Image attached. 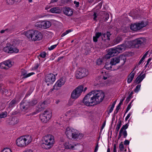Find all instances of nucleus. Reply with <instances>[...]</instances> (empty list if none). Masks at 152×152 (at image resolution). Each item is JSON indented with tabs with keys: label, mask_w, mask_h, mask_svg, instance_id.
<instances>
[{
	"label": "nucleus",
	"mask_w": 152,
	"mask_h": 152,
	"mask_svg": "<svg viewBox=\"0 0 152 152\" xmlns=\"http://www.w3.org/2000/svg\"><path fill=\"white\" fill-rule=\"evenodd\" d=\"M104 97V93L102 91H93L84 97L83 102L85 105L87 106H92L101 102Z\"/></svg>",
	"instance_id": "f257e3e1"
},
{
	"label": "nucleus",
	"mask_w": 152,
	"mask_h": 152,
	"mask_svg": "<svg viewBox=\"0 0 152 152\" xmlns=\"http://www.w3.org/2000/svg\"><path fill=\"white\" fill-rule=\"evenodd\" d=\"M65 134L68 138L73 140H80L83 137L82 134L78 131L69 127L66 128Z\"/></svg>",
	"instance_id": "f03ea898"
},
{
	"label": "nucleus",
	"mask_w": 152,
	"mask_h": 152,
	"mask_svg": "<svg viewBox=\"0 0 152 152\" xmlns=\"http://www.w3.org/2000/svg\"><path fill=\"white\" fill-rule=\"evenodd\" d=\"M24 34L28 39L34 41L39 40L42 38L41 32L37 30H29L25 32Z\"/></svg>",
	"instance_id": "7ed1b4c3"
},
{
	"label": "nucleus",
	"mask_w": 152,
	"mask_h": 152,
	"mask_svg": "<svg viewBox=\"0 0 152 152\" xmlns=\"http://www.w3.org/2000/svg\"><path fill=\"white\" fill-rule=\"evenodd\" d=\"M32 140L31 137L29 135H25L18 138L16 140V144L19 147H24L30 143Z\"/></svg>",
	"instance_id": "20e7f679"
},
{
	"label": "nucleus",
	"mask_w": 152,
	"mask_h": 152,
	"mask_svg": "<svg viewBox=\"0 0 152 152\" xmlns=\"http://www.w3.org/2000/svg\"><path fill=\"white\" fill-rule=\"evenodd\" d=\"M55 142L54 137L51 134H47L43 137V145L45 149H48L53 147Z\"/></svg>",
	"instance_id": "39448f33"
},
{
	"label": "nucleus",
	"mask_w": 152,
	"mask_h": 152,
	"mask_svg": "<svg viewBox=\"0 0 152 152\" xmlns=\"http://www.w3.org/2000/svg\"><path fill=\"white\" fill-rule=\"evenodd\" d=\"M17 42L16 40H14L12 41V45H10L9 46H7L4 47L3 48V50L5 52L8 53H17L19 51L18 49L15 47L16 44H15Z\"/></svg>",
	"instance_id": "423d86ee"
},
{
	"label": "nucleus",
	"mask_w": 152,
	"mask_h": 152,
	"mask_svg": "<svg viewBox=\"0 0 152 152\" xmlns=\"http://www.w3.org/2000/svg\"><path fill=\"white\" fill-rule=\"evenodd\" d=\"M145 42V39L143 38H140L137 39L132 41L127 42L129 48H137L139 45H141Z\"/></svg>",
	"instance_id": "0eeeda50"
},
{
	"label": "nucleus",
	"mask_w": 152,
	"mask_h": 152,
	"mask_svg": "<svg viewBox=\"0 0 152 152\" xmlns=\"http://www.w3.org/2000/svg\"><path fill=\"white\" fill-rule=\"evenodd\" d=\"M83 87L82 85L78 86L72 92L71 97L73 99H76L81 95L83 91Z\"/></svg>",
	"instance_id": "6e6552de"
},
{
	"label": "nucleus",
	"mask_w": 152,
	"mask_h": 152,
	"mask_svg": "<svg viewBox=\"0 0 152 152\" xmlns=\"http://www.w3.org/2000/svg\"><path fill=\"white\" fill-rule=\"evenodd\" d=\"M51 116L50 111L47 110L45 111L43 114L40 115V118L42 122L46 123L50 119Z\"/></svg>",
	"instance_id": "1a4fd4ad"
},
{
	"label": "nucleus",
	"mask_w": 152,
	"mask_h": 152,
	"mask_svg": "<svg viewBox=\"0 0 152 152\" xmlns=\"http://www.w3.org/2000/svg\"><path fill=\"white\" fill-rule=\"evenodd\" d=\"M88 74L87 69L85 68H79L75 74V77L77 79H81L86 76Z\"/></svg>",
	"instance_id": "9d476101"
},
{
	"label": "nucleus",
	"mask_w": 152,
	"mask_h": 152,
	"mask_svg": "<svg viewBox=\"0 0 152 152\" xmlns=\"http://www.w3.org/2000/svg\"><path fill=\"white\" fill-rule=\"evenodd\" d=\"M147 25L146 23L142 21L140 23H135L131 24L130 26V28L133 31H137L145 27Z\"/></svg>",
	"instance_id": "9b49d317"
},
{
	"label": "nucleus",
	"mask_w": 152,
	"mask_h": 152,
	"mask_svg": "<svg viewBox=\"0 0 152 152\" xmlns=\"http://www.w3.org/2000/svg\"><path fill=\"white\" fill-rule=\"evenodd\" d=\"M56 80L55 76L52 74H50L47 75L45 78V82L48 83L47 85L53 83Z\"/></svg>",
	"instance_id": "f8f14e48"
},
{
	"label": "nucleus",
	"mask_w": 152,
	"mask_h": 152,
	"mask_svg": "<svg viewBox=\"0 0 152 152\" xmlns=\"http://www.w3.org/2000/svg\"><path fill=\"white\" fill-rule=\"evenodd\" d=\"M125 60L126 58L124 56L120 55L118 57L112 58L110 63L112 65H113L118 63L120 61L123 60L125 62Z\"/></svg>",
	"instance_id": "ddd939ff"
},
{
	"label": "nucleus",
	"mask_w": 152,
	"mask_h": 152,
	"mask_svg": "<svg viewBox=\"0 0 152 152\" xmlns=\"http://www.w3.org/2000/svg\"><path fill=\"white\" fill-rule=\"evenodd\" d=\"M66 80V79L64 77H62L53 86V88L50 90V92H52L53 90H58L57 87H61L64 84Z\"/></svg>",
	"instance_id": "4468645a"
},
{
	"label": "nucleus",
	"mask_w": 152,
	"mask_h": 152,
	"mask_svg": "<svg viewBox=\"0 0 152 152\" xmlns=\"http://www.w3.org/2000/svg\"><path fill=\"white\" fill-rule=\"evenodd\" d=\"M12 65L11 61L10 60H7L5 61L0 64L1 68L4 69H7L11 67Z\"/></svg>",
	"instance_id": "2eb2a0df"
},
{
	"label": "nucleus",
	"mask_w": 152,
	"mask_h": 152,
	"mask_svg": "<svg viewBox=\"0 0 152 152\" xmlns=\"http://www.w3.org/2000/svg\"><path fill=\"white\" fill-rule=\"evenodd\" d=\"M128 46L129 45L127 44V42H126L125 44L118 45L115 48L116 51H117L118 53H119L124 51L126 48H130Z\"/></svg>",
	"instance_id": "dca6fc26"
},
{
	"label": "nucleus",
	"mask_w": 152,
	"mask_h": 152,
	"mask_svg": "<svg viewBox=\"0 0 152 152\" xmlns=\"http://www.w3.org/2000/svg\"><path fill=\"white\" fill-rule=\"evenodd\" d=\"M118 53L117 51H116L115 48H112L109 49L108 51V53L106 57L107 58H109L110 57L114 56Z\"/></svg>",
	"instance_id": "f3484780"
},
{
	"label": "nucleus",
	"mask_w": 152,
	"mask_h": 152,
	"mask_svg": "<svg viewBox=\"0 0 152 152\" xmlns=\"http://www.w3.org/2000/svg\"><path fill=\"white\" fill-rule=\"evenodd\" d=\"M15 28V27L14 26H12L8 27V28L2 30L0 31V33L3 34L4 33L5 34H10L12 33L13 31Z\"/></svg>",
	"instance_id": "a211bd4d"
},
{
	"label": "nucleus",
	"mask_w": 152,
	"mask_h": 152,
	"mask_svg": "<svg viewBox=\"0 0 152 152\" xmlns=\"http://www.w3.org/2000/svg\"><path fill=\"white\" fill-rule=\"evenodd\" d=\"M64 146L66 149H69L70 150H75L76 145L74 143H72L70 142H66L64 144Z\"/></svg>",
	"instance_id": "6ab92c4d"
},
{
	"label": "nucleus",
	"mask_w": 152,
	"mask_h": 152,
	"mask_svg": "<svg viewBox=\"0 0 152 152\" xmlns=\"http://www.w3.org/2000/svg\"><path fill=\"white\" fill-rule=\"evenodd\" d=\"M142 72L136 78L135 80V83L138 84L140 83L145 77V74H144L142 75Z\"/></svg>",
	"instance_id": "aec40b11"
},
{
	"label": "nucleus",
	"mask_w": 152,
	"mask_h": 152,
	"mask_svg": "<svg viewBox=\"0 0 152 152\" xmlns=\"http://www.w3.org/2000/svg\"><path fill=\"white\" fill-rule=\"evenodd\" d=\"M45 101H44L43 102H40L39 103L36 108V110L38 112L41 111L45 107Z\"/></svg>",
	"instance_id": "412c9836"
},
{
	"label": "nucleus",
	"mask_w": 152,
	"mask_h": 152,
	"mask_svg": "<svg viewBox=\"0 0 152 152\" xmlns=\"http://www.w3.org/2000/svg\"><path fill=\"white\" fill-rule=\"evenodd\" d=\"M63 12L65 15L68 16H71L73 14L72 10L69 7L64 8Z\"/></svg>",
	"instance_id": "4be33fe9"
},
{
	"label": "nucleus",
	"mask_w": 152,
	"mask_h": 152,
	"mask_svg": "<svg viewBox=\"0 0 152 152\" xmlns=\"http://www.w3.org/2000/svg\"><path fill=\"white\" fill-rule=\"evenodd\" d=\"M34 74V72H31L27 74V71L23 69L21 70V75L23 76L24 78H27Z\"/></svg>",
	"instance_id": "5701e85b"
},
{
	"label": "nucleus",
	"mask_w": 152,
	"mask_h": 152,
	"mask_svg": "<svg viewBox=\"0 0 152 152\" xmlns=\"http://www.w3.org/2000/svg\"><path fill=\"white\" fill-rule=\"evenodd\" d=\"M61 10L58 7H53L49 11V12L52 13L59 14L61 13Z\"/></svg>",
	"instance_id": "b1692460"
},
{
	"label": "nucleus",
	"mask_w": 152,
	"mask_h": 152,
	"mask_svg": "<svg viewBox=\"0 0 152 152\" xmlns=\"http://www.w3.org/2000/svg\"><path fill=\"white\" fill-rule=\"evenodd\" d=\"M111 34L109 32L107 31L106 33L102 34V37L103 40H109L110 39V37Z\"/></svg>",
	"instance_id": "393cba45"
},
{
	"label": "nucleus",
	"mask_w": 152,
	"mask_h": 152,
	"mask_svg": "<svg viewBox=\"0 0 152 152\" xmlns=\"http://www.w3.org/2000/svg\"><path fill=\"white\" fill-rule=\"evenodd\" d=\"M43 21V28L46 29L50 27L51 25V23L49 21Z\"/></svg>",
	"instance_id": "a878e982"
},
{
	"label": "nucleus",
	"mask_w": 152,
	"mask_h": 152,
	"mask_svg": "<svg viewBox=\"0 0 152 152\" xmlns=\"http://www.w3.org/2000/svg\"><path fill=\"white\" fill-rule=\"evenodd\" d=\"M29 105H26L24 103H21L20 104V109L23 112H25L26 110H28L29 108Z\"/></svg>",
	"instance_id": "bb28decb"
},
{
	"label": "nucleus",
	"mask_w": 152,
	"mask_h": 152,
	"mask_svg": "<svg viewBox=\"0 0 152 152\" xmlns=\"http://www.w3.org/2000/svg\"><path fill=\"white\" fill-rule=\"evenodd\" d=\"M125 97H124L121 100H120V102L118 105L117 106L116 109L114 111V113L115 114H117L119 109H120L121 107V105L123 103V102L124 100L125 99Z\"/></svg>",
	"instance_id": "cd10ccee"
},
{
	"label": "nucleus",
	"mask_w": 152,
	"mask_h": 152,
	"mask_svg": "<svg viewBox=\"0 0 152 152\" xmlns=\"http://www.w3.org/2000/svg\"><path fill=\"white\" fill-rule=\"evenodd\" d=\"M134 69L133 71L130 74V76L128 77L127 81L128 83H130L131 82L134 77V75H135V73L134 72L132 73V72L134 71Z\"/></svg>",
	"instance_id": "c85d7f7f"
},
{
	"label": "nucleus",
	"mask_w": 152,
	"mask_h": 152,
	"mask_svg": "<svg viewBox=\"0 0 152 152\" xmlns=\"http://www.w3.org/2000/svg\"><path fill=\"white\" fill-rule=\"evenodd\" d=\"M18 119L16 117H12L10 123V124L14 125L18 123Z\"/></svg>",
	"instance_id": "c756f323"
},
{
	"label": "nucleus",
	"mask_w": 152,
	"mask_h": 152,
	"mask_svg": "<svg viewBox=\"0 0 152 152\" xmlns=\"http://www.w3.org/2000/svg\"><path fill=\"white\" fill-rule=\"evenodd\" d=\"M100 36L102 37V33L101 32H97L95 34V36L93 37V40L94 42H97L98 40L97 39Z\"/></svg>",
	"instance_id": "7c9ffc66"
},
{
	"label": "nucleus",
	"mask_w": 152,
	"mask_h": 152,
	"mask_svg": "<svg viewBox=\"0 0 152 152\" xmlns=\"http://www.w3.org/2000/svg\"><path fill=\"white\" fill-rule=\"evenodd\" d=\"M17 103V102L15 99H12L10 103L9 104V107H12L15 106V104Z\"/></svg>",
	"instance_id": "2f4dec72"
},
{
	"label": "nucleus",
	"mask_w": 152,
	"mask_h": 152,
	"mask_svg": "<svg viewBox=\"0 0 152 152\" xmlns=\"http://www.w3.org/2000/svg\"><path fill=\"white\" fill-rule=\"evenodd\" d=\"M121 120L119 121L118 123L116 126V128L115 129V132L116 134L118 133V132L121 126Z\"/></svg>",
	"instance_id": "473e14b6"
},
{
	"label": "nucleus",
	"mask_w": 152,
	"mask_h": 152,
	"mask_svg": "<svg viewBox=\"0 0 152 152\" xmlns=\"http://www.w3.org/2000/svg\"><path fill=\"white\" fill-rule=\"evenodd\" d=\"M43 21L36 23L35 24V27L38 28H43Z\"/></svg>",
	"instance_id": "72a5a7b5"
},
{
	"label": "nucleus",
	"mask_w": 152,
	"mask_h": 152,
	"mask_svg": "<svg viewBox=\"0 0 152 152\" xmlns=\"http://www.w3.org/2000/svg\"><path fill=\"white\" fill-rule=\"evenodd\" d=\"M122 40V39L120 37H118L114 40V43L115 44H117Z\"/></svg>",
	"instance_id": "f704fd0d"
},
{
	"label": "nucleus",
	"mask_w": 152,
	"mask_h": 152,
	"mask_svg": "<svg viewBox=\"0 0 152 152\" xmlns=\"http://www.w3.org/2000/svg\"><path fill=\"white\" fill-rule=\"evenodd\" d=\"M7 113L6 112H4L0 114V119L2 118H4L7 117Z\"/></svg>",
	"instance_id": "c9c22d12"
},
{
	"label": "nucleus",
	"mask_w": 152,
	"mask_h": 152,
	"mask_svg": "<svg viewBox=\"0 0 152 152\" xmlns=\"http://www.w3.org/2000/svg\"><path fill=\"white\" fill-rule=\"evenodd\" d=\"M112 64H106L105 66H104V68L110 70L112 68Z\"/></svg>",
	"instance_id": "e433bc0d"
},
{
	"label": "nucleus",
	"mask_w": 152,
	"mask_h": 152,
	"mask_svg": "<svg viewBox=\"0 0 152 152\" xmlns=\"http://www.w3.org/2000/svg\"><path fill=\"white\" fill-rule=\"evenodd\" d=\"M129 126V124L128 123L126 124L125 125H123L121 128L120 131L121 132L122 131V130H126V129Z\"/></svg>",
	"instance_id": "4c0bfd02"
},
{
	"label": "nucleus",
	"mask_w": 152,
	"mask_h": 152,
	"mask_svg": "<svg viewBox=\"0 0 152 152\" xmlns=\"http://www.w3.org/2000/svg\"><path fill=\"white\" fill-rule=\"evenodd\" d=\"M37 102V100H33L30 103L29 105L31 106H33L36 104Z\"/></svg>",
	"instance_id": "58836bf2"
},
{
	"label": "nucleus",
	"mask_w": 152,
	"mask_h": 152,
	"mask_svg": "<svg viewBox=\"0 0 152 152\" xmlns=\"http://www.w3.org/2000/svg\"><path fill=\"white\" fill-rule=\"evenodd\" d=\"M133 101V100L128 105V106L126 108V112H125V114L126 113L128 112V111L130 110V108H131L132 103Z\"/></svg>",
	"instance_id": "ea45409f"
},
{
	"label": "nucleus",
	"mask_w": 152,
	"mask_h": 152,
	"mask_svg": "<svg viewBox=\"0 0 152 152\" xmlns=\"http://www.w3.org/2000/svg\"><path fill=\"white\" fill-rule=\"evenodd\" d=\"M72 30L71 29L67 30L65 32H64L61 35V37H63L69 33L71 32Z\"/></svg>",
	"instance_id": "a19ab883"
},
{
	"label": "nucleus",
	"mask_w": 152,
	"mask_h": 152,
	"mask_svg": "<svg viewBox=\"0 0 152 152\" xmlns=\"http://www.w3.org/2000/svg\"><path fill=\"white\" fill-rule=\"evenodd\" d=\"M133 94V92H131L128 98L126 99V101L127 102V103H128L130 101L131 96Z\"/></svg>",
	"instance_id": "79ce46f5"
},
{
	"label": "nucleus",
	"mask_w": 152,
	"mask_h": 152,
	"mask_svg": "<svg viewBox=\"0 0 152 152\" xmlns=\"http://www.w3.org/2000/svg\"><path fill=\"white\" fill-rule=\"evenodd\" d=\"M122 134L124 136V138H126L127 135L126 131L125 130H122V131L121 132V134Z\"/></svg>",
	"instance_id": "37998d69"
},
{
	"label": "nucleus",
	"mask_w": 152,
	"mask_h": 152,
	"mask_svg": "<svg viewBox=\"0 0 152 152\" xmlns=\"http://www.w3.org/2000/svg\"><path fill=\"white\" fill-rule=\"evenodd\" d=\"M6 1L8 4L12 5L14 3V0H6Z\"/></svg>",
	"instance_id": "c03bdc74"
},
{
	"label": "nucleus",
	"mask_w": 152,
	"mask_h": 152,
	"mask_svg": "<svg viewBox=\"0 0 152 152\" xmlns=\"http://www.w3.org/2000/svg\"><path fill=\"white\" fill-rule=\"evenodd\" d=\"M119 148L120 151H122L124 150V146L123 144H122V142L119 144Z\"/></svg>",
	"instance_id": "a18cd8bd"
},
{
	"label": "nucleus",
	"mask_w": 152,
	"mask_h": 152,
	"mask_svg": "<svg viewBox=\"0 0 152 152\" xmlns=\"http://www.w3.org/2000/svg\"><path fill=\"white\" fill-rule=\"evenodd\" d=\"M2 152H12L11 149L8 148H5L2 151Z\"/></svg>",
	"instance_id": "49530a36"
},
{
	"label": "nucleus",
	"mask_w": 152,
	"mask_h": 152,
	"mask_svg": "<svg viewBox=\"0 0 152 152\" xmlns=\"http://www.w3.org/2000/svg\"><path fill=\"white\" fill-rule=\"evenodd\" d=\"M141 86V85H138L136 87L134 91L135 92H137L140 90Z\"/></svg>",
	"instance_id": "de8ad7c7"
},
{
	"label": "nucleus",
	"mask_w": 152,
	"mask_h": 152,
	"mask_svg": "<svg viewBox=\"0 0 152 152\" xmlns=\"http://www.w3.org/2000/svg\"><path fill=\"white\" fill-rule=\"evenodd\" d=\"M46 53L45 52H43L40 53V54L39 55V56H40L42 58H44L46 56Z\"/></svg>",
	"instance_id": "09e8293b"
},
{
	"label": "nucleus",
	"mask_w": 152,
	"mask_h": 152,
	"mask_svg": "<svg viewBox=\"0 0 152 152\" xmlns=\"http://www.w3.org/2000/svg\"><path fill=\"white\" fill-rule=\"evenodd\" d=\"M97 64L98 65H100L102 63V59H98L97 61Z\"/></svg>",
	"instance_id": "8fccbe9b"
},
{
	"label": "nucleus",
	"mask_w": 152,
	"mask_h": 152,
	"mask_svg": "<svg viewBox=\"0 0 152 152\" xmlns=\"http://www.w3.org/2000/svg\"><path fill=\"white\" fill-rule=\"evenodd\" d=\"M57 45H52L50 47L48 48V49L50 50H53L54 49L56 48V47Z\"/></svg>",
	"instance_id": "3c124183"
},
{
	"label": "nucleus",
	"mask_w": 152,
	"mask_h": 152,
	"mask_svg": "<svg viewBox=\"0 0 152 152\" xmlns=\"http://www.w3.org/2000/svg\"><path fill=\"white\" fill-rule=\"evenodd\" d=\"M74 4H75V6L76 7H78L79 6V2L76 1H75L74 2Z\"/></svg>",
	"instance_id": "603ef678"
},
{
	"label": "nucleus",
	"mask_w": 152,
	"mask_h": 152,
	"mask_svg": "<svg viewBox=\"0 0 152 152\" xmlns=\"http://www.w3.org/2000/svg\"><path fill=\"white\" fill-rule=\"evenodd\" d=\"M74 102V101L70 99L69 101L68 104L69 105H71Z\"/></svg>",
	"instance_id": "864d4df0"
},
{
	"label": "nucleus",
	"mask_w": 152,
	"mask_h": 152,
	"mask_svg": "<svg viewBox=\"0 0 152 152\" xmlns=\"http://www.w3.org/2000/svg\"><path fill=\"white\" fill-rule=\"evenodd\" d=\"M93 16H94V20L96 21V18H97V14L96 12H94Z\"/></svg>",
	"instance_id": "5fc2aeb1"
},
{
	"label": "nucleus",
	"mask_w": 152,
	"mask_h": 152,
	"mask_svg": "<svg viewBox=\"0 0 152 152\" xmlns=\"http://www.w3.org/2000/svg\"><path fill=\"white\" fill-rule=\"evenodd\" d=\"M129 141L128 140H125L124 141V144L125 145H127L129 144Z\"/></svg>",
	"instance_id": "6e6d98bb"
},
{
	"label": "nucleus",
	"mask_w": 152,
	"mask_h": 152,
	"mask_svg": "<svg viewBox=\"0 0 152 152\" xmlns=\"http://www.w3.org/2000/svg\"><path fill=\"white\" fill-rule=\"evenodd\" d=\"M131 114L130 113H129V114L127 115L126 116V117L125 118V120L127 121L128 118H129L130 116L131 115Z\"/></svg>",
	"instance_id": "4d7b16f0"
},
{
	"label": "nucleus",
	"mask_w": 152,
	"mask_h": 152,
	"mask_svg": "<svg viewBox=\"0 0 152 152\" xmlns=\"http://www.w3.org/2000/svg\"><path fill=\"white\" fill-rule=\"evenodd\" d=\"M39 66V65L38 64H37L33 68L34 69L36 70L37 69L38 67Z\"/></svg>",
	"instance_id": "13d9d810"
},
{
	"label": "nucleus",
	"mask_w": 152,
	"mask_h": 152,
	"mask_svg": "<svg viewBox=\"0 0 152 152\" xmlns=\"http://www.w3.org/2000/svg\"><path fill=\"white\" fill-rule=\"evenodd\" d=\"M109 14H106L105 15V20L106 21L109 18Z\"/></svg>",
	"instance_id": "bf43d9fd"
},
{
	"label": "nucleus",
	"mask_w": 152,
	"mask_h": 152,
	"mask_svg": "<svg viewBox=\"0 0 152 152\" xmlns=\"http://www.w3.org/2000/svg\"><path fill=\"white\" fill-rule=\"evenodd\" d=\"M113 147H114L113 152H116V145L115 144H114V145Z\"/></svg>",
	"instance_id": "052dcab7"
},
{
	"label": "nucleus",
	"mask_w": 152,
	"mask_h": 152,
	"mask_svg": "<svg viewBox=\"0 0 152 152\" xmlns=\"http://www.w3.org/2000/svg\"><path fill=\"white\" fill-rule=\"evenodd\" d=\"M98 147H99V145H98V143H97V145H96L95 148V150H94L95 152H96L97 151V150H98Z\"/></svg>",
	"instance_id": "680f3d73"
},
{
	"label": "nucleus",
	"mask_w": 152,
	"mask_h": 152,
	"mask_svg": "<svg viewBox=\"0 0 152 152\" xmlns=\"http://www.w3.org/2000/svg\"><path fill=\"white\" fill-rule=\"evenodd\" d=\"M144 60V59H143V58H142L138 62V65H140Z\"/></svg>",
	"instance_id": "e2e57ef3"
},
{
	"label": "nucleus",
	"mask_w": 152,
	"mask_h": 152,
	"mask_svg": "<svg viewBox=\"0 0 152 152\" xmlns=\"http://www.w3.org/2000/svg\"><path fill=\"white\" fill-rule=\"evenodd\" d=\"M122 136L121 135V132H120V131L119 133V134L118 137V139H119Z\"/></svg>",
	"instance_id": "0e129e2a"
},
{
	"label": "nucleus",
	"mask_w": 152,
	"mask_h": 152,
	"mask_svg": "<svg viewBox=\"0 0 152 152\" xmlns=\"http://www.w3.org/2000/svg\"><path fill=\"white\" fill-rule=\"evenodd\" d=\"M114 108V107H113L112 106H111V107L110 108V110H109V113H111V112H112V111H113V110Z\"/></svg>",
	"instance_id": "69168bd1"
},
{
	"label": "nucleus",
	"mask_w": 152,
	"mask_h": 152,
	"mask_svg": "<svg viewBox=\"0 0 152 152\" xmlns=\"http://www.w3.org/2000/svg\"><path fill=\"white\" fill-rule=\"evenodd\" d=\"M23 152H33V151L31 150H27L24 151Z\"/></svg>",
	"instance_id": "338daca9"
},
{
	"label": "nucleus",
	"mask_w": 152,
	"mask_h": 152,
	"mask_svg": "<svg viewBox=\"0 0 152 152\" xmlns=\"http://www.w3.org/2000/svg\"><path fill=\"white\" fill-rule=\"evenodd\" d=\"M102 1H101L99 3V4L98 5V6L99 7H101L102 6Z\"/></svg>",
	"instance_id": "774afa93"
}]
</instances>
